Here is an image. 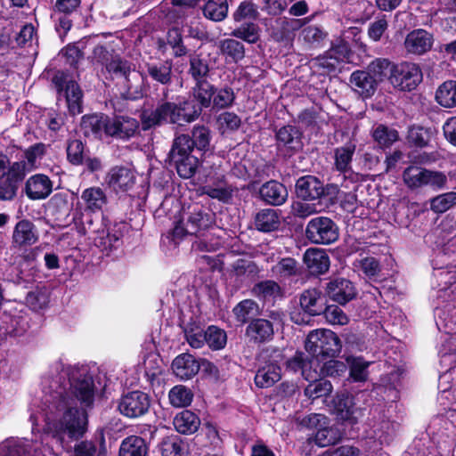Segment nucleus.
Masks as SVG:
<instances>
[{"instance_id":"nucleus-28","label":"nucleus","mask_w":456,"mask_h":456,"mask_svg":"<svg viewBox=\"0 0 456 456\" xmlns=\"http://www.w3.org/2000/svg\"><path fill=\"white\" fill-rule=\"evenodd\" d=\"M281 368L274 362H269L258 368L255 384L260 388L271 387L281 379Z\"/></svg>"},{"instance_id":"nucleus-60","label":"nucleus","mask_w":456,"mask_h":456,"mask_svg":"<svg viewBox=\"0 0 456 456\" xmlns=\"http://www.w3.org/2000/svg\"><path fill=\"white\" fill-rule=\"evenodd\" d=\"M258 14L257 7L253 1L245 0L240 4L232 17L236 22H240L246 19L256 20Z\"/></svg>"},{"instance_id":"nucleus-9","label":"nucleus","mask_w":456,"mask_h":456,"mask_svg":"<svg viewBox=\"0 0 456 456\" xmlns=\"http://www.w3.org/2000/svg\"><path fill=\"white\" fill-rule=\"evenodd\" d=\"M53 81L59 92L63 90V86H65L64 94L69 113L71 115L80 114L83 94L78 85L73 80L66 81L62 74L56 75Z\"/></svg>"},{"instance_id":"nucleus-31","label":"nucleus","mask_w":456,"mask_h":456,"mask_svg":"<svg viewBox=\"0 0 456 456\" xmlns=\"http://www.w3.org/2000/svg\"><path fill=\"white\" fill-rule=\"evenodd\" d=\"M254 224L256 230L270 232L279 228L281 221L276 210L266 208L256 213Z\"/></svg>"},{"instance_id":"nucleus-63","label":"nucleus","mask_w":456,"mask_h":456,"mask_svg":"<svg viewBox=\"0 0 456 456\" xmlns=\"http://www.w3.org/2000/svg\"><path fill=\"white\" fill-rule=\"evenodd\" d=\"M217 123L219 128L224 133L238 130L241 125V119L237 114L225 111L217 117Z\"/></svg>"},{"instance_id":"nucleus-5","label":"nucleus","mask_w":456,"mask_h":456,"mask_svg":"<svg viewBox=\"0 0 456 456\" xmlns=\"http://www.w3.org/2000/svg\"><path fill=\"white\" fill-rule=\"evenodd\" d=\"M422 79L423 74L417 63L402 61L390 68V83L401 91L414 90Z\"/></svg>"},{"instance_id":"nucleus-8","label":"nucleus","mask_w":456,"mask_h":456,"mask_svg":"<svg viewBox=\"0 0 456 456\" xmlns=\"http://www.w3.org/2000/svg\"><path fill=\"white\" fill-rule=\"evenodd\" d=\"M107 71L118 78H123L126 81V86L128 91L135 88L134 80L142 78V75L135 71V65L121 58L118 54H115L112 60L107 63Z\"/></svg>"},{"instance_id":"nucleus-44","label":"nucleus","mask_w":456,"mask_h":456,"mask_svg":"<svg viewBox=\"0 0 456 456\" xmlns=\"http://www.w3.org/2000/svg\"><path fill=\"white\" fill-rule=\"evenodd\" d=\"M178 159L169 161L171 165H174L176 168L177 174L182 178L192 177L199 167V159L193 155H186L183 157H177Z\"/></svg>"},{"instance_id":"nucleus-62","label":"nucleus","mask_w":456,"mask_h":456,"mask_svg":"<svg viewBox=\"0 0 456 456\" xmlns=\"http://www.w3.org/2000/svg\"><path fill=\"white\" fill-rule=\"evenodd\" d=\"M322 313L326 321L331 325H346L349 322L348 316L338 305H331L323 307Z\"/></svg>"},{"instance_id":"nucleus-1","label":"nucleus","mask_w":456,"mask_h":456,"mask_svg":"<svg viewBox=\"0 0 456 456\" xmlns=\"http://www.w3.org/2000/svg\"><path fill=\"white\" fill-rule=\"evenodd\" d=\"M43 403L49 434L62 448L82 438L87 431L88 419L78 403L90 406L94 401V383L71 366L55 362L43 382Z\"/></svg>"},{"instance_id":"nucleus-39","label":"nucleus","mask_w":456,"mask_h":456,"mask_svg":"<svg viewBox=\"0 0 456 456\" xmlns=\"http://www.w3.org/2000/svg\"><path fill=\"white\" fill-rule=\"evenodd\" d=\"M437 103L444 108L456 106V80H447L440 85L436 92Z\"/></svg>"},{"instance_id":"nucleus-26","label":"nucleus","mask_w":456,"mask_h":456,"mask_svg":"<svg viewBox=\"0 0 456 456\" xmlns=\"http://www.w3.org/2000/svg\"><path fill=\"white\" fill-rule=\"evenodd\" d=\"M301 308L308 314L314 316L319 315L323 311V303L322 292L315 289H307L304 290L299 297Z\"/></svg>"},{"instance_id":"nucleus-35","label":"nucleus","mask_w":456,"mask_h":456,"mask_svg":"<svg viewBox=\"0 0 456 456\" xmlns=\"http://www.w3.org/2000/svg\"><path fill=\"white\" fill-rule=\"evenodd\" d=\"M148 446L143 438L130 436L125 438L119 448V456H147Z\"/></svg>"},{"instance_id":"nucleus-16","label":"nucleus","mask_w":456,"mask_h":456,"mask_svg":"<svg viewBox=\"0 0 456 456\" xmlns=\"http://www.w3.org/2000/svg\"><path fill=\"white\" fill-rule=\"evenodd\" d=\"M37 240L38 234L32 222L23 219L15 224L12 236V244L14 248L31 246Z\"/></svg>"},{"instance_id":"nucleus-13","label":"nucleus","mask_w":456,"mask_h":456,"mask_svg":"<svg viewBox=\"0 0 456 456\" xmlns=\"http://www.w3.org/2000/svg\"><path fill=\"white\" fill-rule=\"evenodd\" d=\"M273 322L262 318L252 320L246 328L245 336L250 343L260 345L273 338Z\"/></svg>"},{"instance_id":"nucleus-7","label":"nucleus","mask_w":456,"mask_h":456,"mask_svg":"<svg viewBox=\"0 0 456 456\" xmlns=\"http://www.w3.org/2000/svg\"><path fill=\"white\" fill-rule=\"evenodd\" d=\"M151 406L150 396L142 391H133L124 395L118 401V410L130 419L146 414Z\"/></svg>"},{"instance_id":"nucleus-53","label":"nucleus","mask_w":456,"mask_h":456,"mask_svg":"<svg viewBox=\"0 0 456 456\" xmlns=\"http://www.w3.org/2000/svg\"><path fill=\"white\" fill-rule=\"evenodd\" d=\"M235 100V94L231 87L214 88L212 107L217 110L231 107Z\"/></svg>"},{"instance_id":"nucleus-21","label":"nucleus","mask_w":456,"mask_h":456,"mask_svg":"<svg viewBox=\"0 0 456 456\" xmlns=\"http://www.w3.org/2000/svg\"><path fill=\"white\" fill-rule=\"evenodd\" d=\"M138 126L137 120L133 118L120 116L110 118L108 135L127 139L135 134Z\"/></svg>"},{"instance_id":"nucleus-12","label":"nucleus","mask_w":456,"mask_h":456,"mask_svg":"<svg viewBox=\"0 0 456 456\" xmlns=\"http://www.w3.org/2000/svg\"><path fill=\"white\" fill-rule=\"evenodd\" d=\"M433 41V36L430 33L418 28L407 34L403 46L408 54L422 55L432 48Z\"/></svg>"},{"instance_id":"nucleus-58","label":"nucleus","mask_w":456,"mask_h":456,"mask_svg":"<svg viewBox=\"0 0 456 456\" xmlns=\"http://www.w3.org/2000/svg\"><path fill=\"white\" fill-rule=\"evenodd\" d=\"M209 67L208 61L199 55L193 54L190 56L189 73L197 81H206L205 77L208 74Z\"/></svg>"},{"instance_id":"nucleus-23","label":"nucleus","mask_w":456,"mask_h":456,"mask_svg":"<svg viewBox=\"0 0 456 456\" xmlns=\"http://www.w3.org/2000/svg\"><path fill=\"white\" fill-rule=\"evenodd\" d=\"M146 72L153 81L167 86L172 82L173 62L170 60H165L147 63Z\"/></svg>"},{"instance_id":"nucleus-49","label":"nucleus","mask_w":456,"mask_h":456,"mask_svg":"<svg viewBox=\"0 0 456 456\" xmlns=\"http://www.w3.org/2000/svg\"><path fill=\"white\" fill-rule=\"evenodd\" d=\"M346 362L349 366L350 377L357 382L365 381L368 378V367L370 362L362 357L348 356Z\"/></svg>"},{"instance_id":"nucleus-19","label":"nucleus","mask_w":456,"mask_h":456,"mask_svg":"<svg viewBox=\"0 0 456 456\" xmlns=\"http://www.w3.org/2000/svg\"><path fill=\"white\" fill-rule=\"evenodd\" d=\"M303 260L309 272L315 275L325 273L330 265L328 254L321 248H308L304 254Z\"/></svg>"},{"instance_id":"nucleus-34","label":"nucleus","mask_w":456,"mask_h":456,"mask_svg":"<svg viewBox=\"0 0 456 456\" xmlns=\"http://www.w3.org/2000/svg\"><path fill=\"white\" fill-rule=\"evenodd\" d=\"M312 361L305 357L303 353H297L287 362V368L292 371L301 370L302 376L306 380H314L319 377L316 369L312 370Z\"/></svg>"},{"instance_id":"nucleus-17","label":"nucleus","mask_w":456,"mask_h":456,"mask_svg":"<svg viewBox=\"0 0 456 456\" xmlns=\"http://www.w3.org/2000/svg\"><path fill=\"white\" fill-rule=\"evenodd\" d=\"M324 191L322 183L313 175L300 177L296 183L297 195L305 200L319 199Z\"/></svg>"},{"instance_id":"nucleus-55","label":"nucleus","mask_w":456,"mask_h":456,"mask_svg":"<svg viewBox=\"0 0 456 456\" xmlns=\"http://www.w3.org/2000/svg\"><path fill=\"white\" fill-rule=\"evenodd\" d=\"M311 383L305 387V395L310 399H317L322 396H327L332 391V385L330 381L325 379L310 380Z\"/></svg>"},{"instance_id":"nucleus-52","label":"nucleus","mask_w":456,"mask_h":456,"mask_svg":"<svg viewBox=\"0 0 456 456\" xmlns=\"http://www.w3.org/2000/svg\"><path fill=\"white\" fill-rule=\"evenodd\" d=\"M300 37L310 47L317 48L326 40L327 33L317 26H308L302 29Z\"/></svg>"},{"instance_id":"nucleus-30","label":"nucleus","mask_w":456,"mask_h":456,"mask_svg":"<svg viewBox=\"0 0 456 456\" xmlns=\"http://www.w3.org/2000/svg\"><path fill=\"white\" fill-rule=\"evenodd\" d=\"M81 200L86 208L91 212L101 210L107 203V196L98 186L86 188L81 193Z\"/></svg>"},{"instance_id":"nucleus-15","label":"nucleus","mask_w":456,"mask_h":456,"mask_svg":"<svg viewBox=\"0 0 456 456\" xmlns=\"http://www.w3.org/2000/svg\"><path fill=\"white\" fill-rule=\"evenodd\" d=\"M345 46L332 47L310 61L311 68L326 74L334 71L345 57Z\"/></svg>"},{"instance_id":"nucleus-11","label":"nucleus","mask_w":456,"mask_h":456,"mask_svg":"<svg viewBox=\"0 0 456 456\" xmlns=\"http://www.w3.org/2000/svg\"><path fill=\"white\" fill-rule=\"evenodd\" d=\"M134 181L133 170L124 166L111 167L105 176L106 184L117 192L127 191L133 187Z\"/></svg>"},{"instance_id":"nucleus-2","label":"nucleus","mask_w":456,"mask_h":456,"mask_svg":"<svg viewBox=\"0 0 456 456\" xmlns=\"http://www.w3.org/2000/svg\"><path fill=\"white\" fill-rule=\"evenodd\" d=\"M169 90L163 89L161 103L151 111L145 110L142 114V122L144 129L160 125L162 122L183 125L196 120L201 114L200 108L189 100L173 102L168 101Z\"/></svg>"},{"instance_id":"nucleus-24","label":"nucleus","mask_w":456,"mask_h":456,"mask_svg":"<svg viewBox=\"0 0 456 456\" xmlns=\"http://www.w3.org/2000/svg\"><path fill=\"white\" fill-rule=\"evenodd\" d=\"M302 134L294 126H284L277 130L275 138L279 147H285L290 151H298L302 147Z\"/></svg>"},{"instance_id":"nucleus-33","label":"nucleus","mask_w":456,"mask_h":456,"mask_svg":"<svg viewBox=\"0 0 456 456\" xmlns=\"http://www.w3.org/2000/svg\"><path fill=\"white\" fill-rule=\"evenodd\" d=\"M161 456H185L187 450L183 441L175 435L164 437L158 444Z\"/></svg>"},{"instance_id":"nucleus-56","label":"nucleus","mask_w":456,"mask_h":456,"mask_svg":"<svg viewBox=\"0 0 456 456\" xmlns=\"http://www.w3.org/2000/svg\"><path fill=\"white\" fill-rule=\"evenodd\" d=\"M206 343L213 350H219L224 347L227 342V336L224 330L216 326H209L205 331Z\"/></svg>"},{"instance_id":"nucleus-29","label":"nucleus","mask_w":456,"mask_h":456,"mask_svg":"<svg viewBox=\"0 0 456 456\" xmlns=\"http://www.w3.org/2000/svg\"><path fill=\"white\" fill-rule=\"evenodd\" d=\"M271 273L280 281L288 280L299 274L298 263L293 257H281L271 267Z\"/></svg>"},{"instance_id":"nucleus-22","label":"nucleus","mask_w":456,"mask_h":456,"mask_svg":"<svg viewBox=\"0 0 456 456\" xmlns=\"http://www.w3.org/2000/svg\"><path fill=\"white\" fill-rule=\"evenodd\" d=\"M259 194L264 201L273 206L283 204L288 198L286 187L273 180L264 183L259 190Z\"/></svg>"},{"instance_id":"nucleus-57","label":"nucleus","mask_w":456,"mask_h":456,"mask_svg":"<svg viewBox=\"0 0 456 456\" xmlns=\"http://www.w3.org/2000/svg\"><path fill=\"white\" fill-rule=\"evenodd\" d=\"M231 36L240 38L247 43L254 44L259 39V28L256 24L247 23L233 29Z\"/></svg>"},{"instance_id":"nucleus-51","label":"nucleus","mask_w":456,"mask_h":456,"mask_svg":"<svg viewBox=\"0 0 456 456\" xmlns=\"http://www.w3.org/2000/svg\"><path fill=\"white\" fill-rule=\"evenodd\" d=\"M342 437L340 429L337 427H328L317 430L314 442L320 447L337 444Z\"/></svg>"},{"instance_id":"nucleus-36","label":"nucleus","mask_w":456,"mask_h":456,"mask_svg":"<svg viewBox=\"0 0 456 456\" xmlns=\"http://www.w3.org/2000/svg\"><path fill=\"white\" fill-rule=\"evenodd\" d=\"M371 136L380 148H388L399 139L398 132L384 124H375Z\"/></svg>"},{"instance_id":"nucleus-3","label":"nucleus","mask_w":456,"mask_h":456,"mask_svg":"<svg viewBox=\"0 0 456 456\" xmlns=\"http://www.w3.org/2000/svg\"><path fill=\"white\" fill-rule=\"evenodd\" d=\"M215 225L214 215L204 207L194 204L183 209V220L173 229V237L182 239L185 235L204 234Z\"/></svg>"},{"instance_id":"nucleus-10","label":"nucleus","mask_w":456,"mask_h":456,"mask_svg":"<svg viewBox=\"0 0 456 456\" xmlns=\"http://www.w3.org/2000/svg\"><path fill=\"white\" fill-rule=\"evenodd\" d=\"M325 293L330 299L340 305H346L356 296L354 286L345 278L330 280L326 284Z\"/></svg>"},{"instance_id":"nucleus-20","label":"nucleus","mask_w":456,"mask_h":456,"mask_svg":"<svg viewBox=\"0 0 456 456\" xmlns=\"http://www.w3.org/2000/svg\"><path fill=\"white\" fill-rule=\"evenodd\" d=\"M200 365L195 357L190 354H182L172 362L174 374L181 379H190L200 370Z\"/></svg>"},{"instance_id":"nucleus-25","label":"nucleus","mask_w":456,"mask_h":456,"mask_svg":"<svg viewBox=\"0 0 456 456\" xmlns=\"http://www.w3.org/2000/svg\"><path fill=\"white\" fill-rule=\"evenodd\" d=\"M110 118L104 115H89L82 118L81 126L86 135H94L102 138L103 134L108 135Z\"/></svg>"},{"instance_id":"nucleus-32","label":"nucleus","mask_w":456,"mask_h":456,"mask_svg":"<svg viewBox=\"0 0 456 456\" xmlns=\"http://www.w3.org/2000/svg\"><path fill=\"white\" fill-rule=\"evenodd\" d=\"M173 423L177 432L189 435L198 430L200 420L195 413L186 410L178 413L175 417Z\"/></svg>"},{"instance_id":"nucleus-40","label":"nucleus","mask_w":456,"mask_h":456,"mask_svg":"<svg viewBox=\"0 0 456 456\" xmlns=\"http://www.w3.org/2000/svg\"><path fill=\"white\" fill-rule=\"evenodd\" d=\"M99 444L97 446L94 441H81L75 444L74 456H102L105 451V438L102 433L99 436Z\"/></svg>"},{"instance_id":"nucleus-46","label":"nucleus","mask_w":456,"mask_h":456,"mask_svg":"<svg viewBox=\"0 0 456 456\" xmlns=\"http://www.w3.org/2000/svg\"><path fill=\"white\" fill-rule=\"evenodd\" d=\"M252 294L260 299L275 298L281 295V289L278 282L266 280L260 281L252 288Z\"/></svg>"},{"instance_id":"nucleus-48","label":"nucleus","mask_w":456,"mask_h":456,"mask_svg":"<svg viewBox=\"0 0 456 456\" xmlns=\"http://www.w3.org/2000/svg\"><path fill=\"white\" fill-rule=\"evenodd\" d=\"M193 142L187 134H181L177 136L173 142L172 148L168 153L169 161L178 159L177 157H183L191 155L193 150Z\"/></svg>"},{"instance_id":"nucleus-14","label":"nucleus","mask_w":456,"mask_h":456,"mask_svg":"<svg viewBox=\"0 0 456 456\" xmlns=\"http://www.w3.org/2000/svg\"><path fill=\"white\" fill-rule=\"evenodd\" d=\"M53 186V183L47 175L37 174L26 181L25 193L32 200H45L52 193Z\"/></svg>"},{"instance_id":"nucleus-41","label":"nucleus","mask_w":456,"mask_h":456,"mask_svg":"<svg viewBox=\"0 0 456 456\" xmlns=\"http://www.w3.org/2000/svg\"><path fill=\"white\" fill-rule=\"evenodd\" d=\"M355 148V144L348 142L335 150V167L338 171L346 173L351 169V162Z\"/></svg>"},{"instance_id":"nucleus-45","label":"nucleus","mask_w":456,"mask_h":456,"mask_svg":"<svg viewBox=\"0 0 456 456\" xmlns=\"http://www.w3.org/2000/svg\"><path fill=\"white\" fill-rule=\"evenodd\" d=\"M213 94L214 86L207 81L197 82L192 89L193 98L199 103V105L196 106L197 108H200L201 110L211 105Z\"/></svg>"},{"instance_id":"nucleus-27","label":"nucleus","mask_w":456,"mask_h":456,"mask_svg":"<svg viewBox=\"0 0 456 456\" xmlns=\"http://www.w3.org/2000/svg\"><path fill=\"white\" fill-rule=\"evenodd\" d=\"M335 410L338 417L350 423H355L359 418L360 411L354 407V398L348 395H338L335 400Z\"/></svg>"},{"instance_id":"nucleus-37","label":"nucleus","mask_w":456,"mask_h":456,"mask_svg":"<svg viewBox=\"0 0 456 456\" xmlns=\"http://www.w3.org/2000/svg\"><path fill=\"white\" fill-rule=\"evenodd\" d=\"M217 47L222 55L233 62H238L245 57V47L242 43L226 38L218 42Z\"/></svg>"},{"instance_id":"nucleus-59","label":"nucleus","mask_w":456,"mask_h":456,"mask_svg":"<svg viewBox=\"0 0 456 456\" xmlns=\"http://www.w3.org/2000/svg\"><path fill=\"white\" fill-rule=\"evenodd\" d=\"M167 44L173 50L175 57H182L187 54L188 50L183 42V35L178 28H172L167 35Z\"/></svg>"},{"instance_id":"nucleus-54","label":"nucleus","mask_w":456,"mask_h":456,"mask_svg":"<svg viewBox=\"0 0 456 456\" xmlns=\"http://www.w3.org/2000/svg\"><path fill=\"white\" fill-rule=\"evenodd\" d=\"M456 206V192L449 191L430 200V209L438 214H442Z\"/></svg>"},{"instance_id":"nucleus-6","label":"nucleus","mask_w":456,"mask_h":456,"mask_svg":"<svg viewBox=\"0 0 456 456\" xmlns=\"http://www.w3.org/2000/svg\"><path fill=\"white\" fill-rule=\"evenodd\" d=\"M306 238L315 244L329 245L338 240L339 230L333 220L327 216L311 219L305 228Z\"/></svg>"},{"instance_id":"nucleus-61","label":"nucleus","mask_w":456,"mask_h":456,"mask_svg":"<svg viewBox=\"0 0 456 456\" xmlns=\"http://www.w3.org/2000/svg\"><path fill=\"white\" fill-rule=\"evenodd\" d=\"M326 191L328 194L336 193L338 195V200L345 210L348 212L354 211L357 201L356 195L354 192L339 191L338 186L334 184L327 186Z\"/></svg>"},{"instance_id":"nucleus-47","label":"nucleus","mask_w":456,"mask_h":456,"mask_svg":"<svg viewBox=\"0 0 456 456\" xmlns=\"http://www.w3.org/2000/svg\"><path fill=\"white\" fill-rule=\"evenodd\" d=\"M404 183L411 190H416L425 186L426 168L410 166L403 173Z\"/></svg>"},{"instance_id":"nucleus-38","label":"nucleus","mask_w":456,"mask_h":456,"mask_svg":"<svg viewBox=\"0 0 456 456\" xmlns=\"http://www.w3.org/2000/svg\"><path fill=\"white\" fill-rule=\"evenodd\" d=\"M227 0H208L202 7L206 19L215 22L224 20L228 14Z\"/></svg>"},{"instance_id":"nucleus-42","label":"nucleus","mask_w":456,"mask_h":456,"mask_svg":"<svg viewBox=\"0 0 456 456\" xmlns=\"http://www.w3.org/2000/svg\"><path fill=\"white\" fill-rule=\"evenodd\" d=\"M232 314L238 322L244 324L249 319L259 314V306L252 299H244L233 307Z\"/></svg>"},{"instance_id":"nucleus-50","label":"nucleus","mask_w":456,"mask_h":456,"mask_svg":"<svg viewBox=\"0 0 456 456\" xmlns=\"http://www.w3.org/2000/svg\"><path fill=\"white\" fill-rule=\"evenodd\" d=\"M168 398L174 407L182 408L191 404L193 394L190 388L178 385L169 391Z\"/></svg>"},{"instance_id":"nucleus-64","label":"nucleus","mask_w":456,"mask_h":456,"mask_svg":"<svg viewBox=\"0 0 456 456\" xmlns=\"http://www.w3.org/2000/svg\"><path fill=\"white\" fill-rule=\"evenodd\" d=\"M26 303L33 311H39L47 305L48 297L45 290L37 289L28 293Z\"/></svg>"},{"instance_id":"nucleus-43","label":"nucleus","mask_w":456,"mask_h":456,"mask_svg":"<svg viewBox=\"0 0 456 456\" xmlns=\"http://www.w3.org/2000/svg\"><path fill=\"white\" fill-rule=\"evenodd\" d=\"M196 240L191 244V249L195 252H215L221 247V240L209 231L204 234L195 235Z\"/></svg>"},{"instance_id":"nucleus-4","label":"nucleus","mask_w":456,"mask_h":456,"mask_svg":"<svg viewBox=\"0 0 456 456\" xmlns=\"http://www.w3.org/2000/svg\"><path fill=\"white\" fill-rule=\"evenodd\" d=\"M305 347L314 357L333 358L340 353L342 345L335 332L327 329H318L307 335Z\"/></svg>"},{"instance_id":"nucleus-18","label":"nucleus","mask_w":456,"mask_h":456,"mask_svg":"<svg viewBox=\"0 0 456 456\" xmlns=\"http://www.w3.org/2000/svg\"><path fill=\"white\" fill-rule=\"evenodd\" d=\"M349 81L353 89L363 98L373 95L378 86L377 79L366 70L354 71Z\"/></svg>"}]
</instances>
